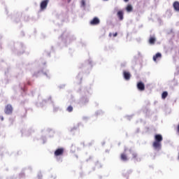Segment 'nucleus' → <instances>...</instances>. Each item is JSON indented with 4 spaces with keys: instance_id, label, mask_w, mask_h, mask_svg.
<instances>
[{
    "instance_id": "f8f14e48",
    "label": "nucleus",
    "mask_w": 179,
    "mask_h": 179,
    "mask_svg": "<svg viewBox=\"0 0 179 179\" xmlns=\"http://www.w3.org/2000/svg\"><path fill=\"white\" fill-rule=\"evenodd\" d=\"M132 9H133V8H132V6H131V5H128L126 8V10L127 12H132Z\"/></svg>"
},
{
    "instance_id": "412c9836",
    "label": "nucleus",
    "mask_w": 179,
    "mask_h": 179,
    "mask_svg": "<svg viewBox=\"0 0 179 179\" xmlns=\"http://www.w3.org/2000/svg\"><path fill=\"white\" fill-rule=\"evenodd\" d=\"M1 120L3 121V117H1Z\"/></svg>"
},
{
    "instance_id": "4468645a",
    "label": "nucleus",
    "mask_w": 179,
    "mask_h": 179,
    "mask_svg": "<svg viewBox=\"0 0 179 179\" xmlns=\"http://www.w3.org/2000/svg\"><path fill=\"white\" fill-rule=\"evenodd\" d=\"M169 93H167V92H164L162 94V99H166V97H167Z\"/></svg>"
},
{
    "instance_id": "39448f33",
    "label": "nucleus",
    "mask_w": 179,
    "mask_h": 179,
    "mask_svg": "<svg viewBox=\"0 0 179 179\" xmlns=\"http://www.w3.org/2000/svg\"><path fill=\"white\" fill-rule=\"evenodd\" d=\"M64 154V148H59L55 152V156H62Z\"/></svg>"
},
{
    "instance_id": "393cba45",
    "label": "nucleus",
    "mask_w": 179,
    "mask_h": 179,
    "mask_svg": "<svg viewBox=\"0 0 179 179\" xmlns=\"http://www.w3.org/2000/svg\"><path fill=\"white\" fill-rule=\"evenodd\" d=\"M71 0H69V2Z\"/></svg>"
},
{
    "instance_id": "ddd939ff",
    "label": "nucleus",
    "mask_w": 179,
    "mask_h": 179,
    "mask_svg": "<svg viewBox=\"0 0 179 179\" xmlns=\"http://www.w3.org/2000/svg\"><path fill=\"white\" fill-rule=\"evenodd\" d=\"M156 41V38L151 37L149 40L150 44H153Z\"/></svg>"
},
{
    "instance_id": "9b49d317",
    "label": "nucleus",
    "mask_w": 179,
    "mask_h": 179,
    "mask_svg": "<svg viewBox=\"0 0 179 179\" xmlns=\"http://www.w3.org/2000/svg\"><path fill=\"white\" fill-rule=\"evenodd\" d=\"M120 157L121 160L123 162H128V157L125 155V154H122Z\"/></svg>"
},
{
    "instance_id": "5701e85b",
    "label": "nucleus",
    "mask_w": 179,
    "mask_h": 179,
    "mask_svg": "<svg viewBox=\"0 0 179 179\" xmlns=\"http://www.w3.org/2000/svg\"><path fill=\"white\" fill-rule=\"evenodd\" d=\"M109 36H111V34H109Z\"/></svg>"
},
{
    "instance_id": "7ed1b4c3",
    "label": "nucleus",
    "mask_w": 179,
    "mask_h": 179,
    "mask_svg": "<svg viewBox=\"0 0 179 179\" xmlns=\"http://www.w3.org/2000/svg\"><path fill=\"white\" fill-rule=\"evenodd\" d=\"M100 23V20L97 18V17H95L92 20L90 21V24H92L93 26H96Z\"/></svg>"
},
{
    "instance_id": "aec40b11",
    "label": "nucleus",
    "mask_w": 179,
    "mask_h": 179,
    "mask_svg": "<svg viewBox=\"0 0 179 179\" xmlns=\"http://www.w3.org/2000/svg\"><path fill=\"white\" fill-rule=\"evenodd\" d=\"M124 2H128V1H129V0H124Z\"/></svg>"
},
{
    "instance_id": "423d86ee",
    "label": "nucleus",
    "mask_w": 179,
    "mask_h": 179,
    "mask_svg": "<svg viewBox=\"0 0 179 179\" xmlns=\"http://www.w3.org/2000/svg\"><path fill=\"white\" fill-rule=\"evenodd\" d=\"M48 5V0H45L41 3V9H45Z\"/></svg>"
},
{
    "instance_id": "f257e3e1",
    "label": "nucleus",
    "mask_w": 179,
    "mask_h": 179,
    "mask_svg": "<svg viewBox=\"0 0 179 179\" xmlns=\"http://www.w3.org/2000/svg\"><path fill=\"white\" fill-rule=\"evenodd\" d=\"M163 141V136L162 134H156L155 136V141L152 143V148L155 150H160L162 149V141Z\"/></svg>"
},
{
    "instance_id": "0eeeda50",
    "label": "nucleus",
    "mask_w": 179,
    "mask_h": 179,
    "mask_svg": "<svg viewBox=\"0 0 179 179\" xmlns=\"http://www.w3.org/2000/svg\"><path fill=\"white\" fill-rule=\"evenodd\" d=\"M123 75L126 80H129V79H131V73H129V72L124 71Z\"/></svg>"
},
{
    "instance_id": "dca6fc26",
    "label": "nucleus",
    "mask_w": 179,
    "mask_h": 179,
    "mask_svg": "<svg viewBox=\"0 0 179 179\" xmlns=\"http://www.w3.org/2000/svg\"><path fill=\"white\" fill-rule=\"evenodd\" d=\"M81 6H83V8H85V6H86V1H85V0L81 1Z\"/></svg>"
},
{
    "instance_id": "1a4fd4ad",
    "label": "nucleus",
    "mask_w": 179,
    "mask_h": 179,
    "mask_svg": "<svg viewBox=\"0 0 179 179\" xmlns=\"http://www.w3.org/2000/svg\"><path fill=\"white\" fill-rule=\"evenodd\" d=\"M160 58H162V53H157L155 55L153 56V61L156 62V61Z\"/></svg>"
},
{
    "instance_id": "f03ea898",
    "label": "nucleus",
    "mask_w": 179,
    "mask_h": 179,
    "mask_svg": "<svg viewBox=\"0 0 179 179\" xmlns=\"http://www.w3.org/2000/svg\"><path fill=\"white\" fill-rule=\"evenodd\" d=\"M12 111H13V108L11 105H7L5 109L6 114H12Z\"/></svg>"
},
{
    "instance_id": "6e6552de",
    "label": "nucleus",
    "mask_w": 179,
    "mask_h": 179,
    "mask_svg": "<svg viewBox=\"0 0 179 179\" xmlns=\"http://www.w3.org/2000/svg\"><path fill=\"white\" fill-rule=\"evenodd\" d=\"M117 17H119L120 20H124V13L121 10L118 11Z\"/></svg>"
},
{
    "instance_id": "6ab92c4d",
    "label": "nucleus",
    "mask_w": 179,
    "mask_h": 179,
    "mask_svg": "<svg viewBox=\"0 0 179 179\" xmlns=\"http://www.w3.org/2000/svg\"><path fill=\"white\" fill-rule=\"evenodd\" d=\"M137 162H141V159L140 158L138 159H137Z\"/></svg>"
},
{
    "instance_id": "9d476101",
    "label": "nucleus",
    "mask_w": 179,
    "mask_h": 179,
    "mask_svg": "<svg viewBox=\"0 0 179 179\" xmlns=\"http://www.w3.org/2000/svg\"><path fill=\"white\" fill-rule=\"evenodd\" d=\"M173 8H174L175 10H177L178 12L179 11V3L178 1H176L173 3Z\"/></svg>"
},
{
    "instance_id": "b1692460",
    "label": "nucleus",
    "mask_w": 179,
    "mask_h": 179,
    "mask_svg": "<svg viewBox=\"0 0 179 179\" xmlns=\"http://www.w3.org/2000/svg\"><path fill=\"white\" fill-rule=\"evenodd\" d=\"M103 1H108V0H103Z\"/></svg>"
},
{
    "instance_id": "a211bd4d",
    "label": "nucleus",
    "mask_w": 179,
    "mask_h": 179,
    "mask_svg": "<svg viewBox=\"0 0 179 179\" xmlns=\"http://www.w3.org/2000/svg\"><path fill=\"white\" fill-rule=\"evenodd\" d=\"M117 36H118V34L117 32H115V34H113V37H117Z\"/></svg>"
},
{
    "instance_id": "2eb2a0df",
    "label": "nucleus",
    "mask_w": 179,
    "mask_h": 179,
    "mask_svg": "<svg viewBox=\"0 0 179 179\" xmlns=\"http://www.w3.org/2000/svg\"><path fill=\"white\" fill-rule=\"evenodd\" d=\"M67 111H69V113H72V111H73V108L72 107V106H69L68 108H67Z\"/></svg>"
},
{
    "instance_id": "f3484780",
    "label": "nucleus",
    "mask_w": 179,
    "mask_h": 179,
    "mask_svg": "<svg viewBox=\"0 0 179 179\" xmlns=\"http://www.w3.org/2000/svg\"><path fill=\"white\" fill-rule=\"evenodd\" d=\"M132 156H133V159H136V157H138V155L136 153H135V152H134L132 154Z\"/></svg>"
},
{
    "instance_id": "20e7f679",
    "label": "nucleus",
    "mask_w": 179,
    "mask_h": 179,
    "mask_svg": "<svg viewBox=\"0 0 179 179\" xmlns=\"http://www.w3.org/2000/svg\"><path fill=\"white\" fill-rule=\"evenodd\" d=\"M137 89L140 90L141 92H143L145 90V84L143 83L140 82L137 84Z\"/></svg>"
},
{
    "instance_id": "4be33fe9",
    "label": "nucleus",
    "mask_w": 179,
    "mask_h": 179,
    "mask_svg": "<svg viewBox=\"0 0 179 179\" xmlns=\"http://www.w3.org/2000/svg\"><path fill=\"white\" fill-rule=\"evenodd\" d=\"M124 152H127V149H124Z\"/></svg>"
}]
</instances>
